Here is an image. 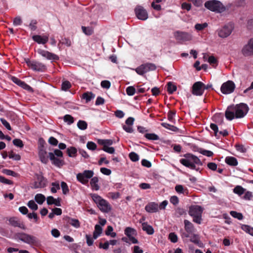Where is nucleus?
<instances>
[{"label": "nucleus", "instance_id": "nucleus-1", "mask_svg": "<svg viewBox=\"0 0 253 253\" xmlns=\"http://www.w3.org/2000/svg\"><path fill=\"white\" fill-rule=\"evenodd\" d=\"M184 157L185 158L181 159L179 161L182 165L192 169L199 170V168L196 169L195 165L202 166V163L197 156L190 153H187L184 155Z\"/></svg>", "mask_w": 253, "mask_h": 253}, {"label": "nucleus", "instance_id": "nucleus-2", "mask_svg": "<svg viewBox=\"0 0 253 253\" xmlns=\"http://www.w3.org/2000/svg\"><path fill=\"white\" fill-rule=\"evenodd\" d=\"M63 152L59 149H56L54 152L48 153V157L53 165L60 168L64 164V161L63 158Z\"/></svg>", "mask_w": 253, "mask_h": 253}, {"label": "nucleus", "instance_id": "nucleus-3", "mask_svg": "<svg viewBox=\"0 0 253 253\" xmlns=\"http://www.w3.org/2000/svg\"><path fill=\"white\" fill-rule=\"evenodd\" d=\"M203 211V209L201 206L193 205L189 208L188 213L193 217V222L200 224L202 220V214Z\"/></svg>", "mask_w": 253, "mask_h": 253}, {"label": "nucleus", "instance_id": "nucleus-4", "mask_svg": "<svg viewBox=\"0 0 253 253\" xmlns=\"http://www.w3.org/2000/svg\"><path fill=\"white\" fill-rule=\"evenodd\" d=\"M205 6L211 11L216 12H222L225 10L223 5L218 0H211L206 1Z\"/></svg>", "mask_w": 253, "mask_h": 253}, {"label": "nucleus", "instance_id": "nucleus-5", "mask_svg": "<svg viewBox=\"0 0 253 253\" xmlns=\"http://www.w3.org/2000/svg\"><path fill=\"white\" fill-rule=\"evenodd\" d=\"M16 236L21 241L29 245H37L39 243L36 237L24 232L17 233Z\"/></svg>", "mask_w": 253, "mask_h": 253}, {"label": "nucleus", "instance_id": "nucleus-6", "mask_svg": "<svg viewBox=\"0 0 253 253\" xmlns=\"http://www.w3.org/2000/svg\"><path fill=\"white\" fill-rule=\"evenodd\" d=\"M26 63L29 68L34 71L43 72L46 70V66L39 61L27 59L26 60Z\"/></svg>", "mask_w": 253, "mask_h": 253}, {"label": "nucleus", "instance_id": "nucleus-7", "mask_svg": "<svg viewBox=\"0 0 253 253\" xmlns=\"http://www.w3.org/2000/svg\"><path fill=\"white\" fill-rule=\"evenodd\" d=\"M235 109V117L236 118H241L244 117L248 112L249 108L248 105L244 103L234 105Z\"/></svg>", "mask_w": 253, "mask_h": 253}, {"label": "nucleus", "instance_id": "nucleus-8", "mask_svg": "<svg viewBox=\"0 0 253 253\" xmlns=\"http://www.w3.org/2000/svg\"><path fill=\"white\" fill-rule=\"evenodd\" d=\"M94 172L91 170H85L82 173L77 175V180L83 184H86L88 182V179L92 177Z\"/></svg>", "mask_w": 253, "mask_h": 253}, {"label": "nucleus", "instance_id": "nucleus-9", "mask_svg": "<svg viewBox=\"0 0 253 253\" xmlns=\"http://www.w3.org/2000/svg\"><path fill=\"white\" fill-rule=\"evenodd\" d=\"M156 69V66L155 64L151 63H147L142 64L138 67L135 69V71L138 74L140 75H143L149 71H154Z\"/></svg>", "mask_w": 253, "mask_h": 253}, {"label": "nucleus", "instance_id": "nucleus-10", "mask_svg": "<svg viewBox=\"0 0 253 253\" xmlns=\"http://www.w3.org/2000/svg\"><path fill=\"white\" fill-rule=\"evenodd\" d=\"M175 39L180 42H187L191 40L192 35L191 34L180 31H177L173 34Z\"/></svg>", "mask_w": 253, "mask_h": 253}, {"label": "nucleus", "instance_id": "nucleus-11", "mask_svg": "<svg viewBox=\"0 0 253 253\" xmlns=\"http://www.w3.org/2000/svg\"><path fill=\"white\" fill-rule=\"evenodd\" d=\"M36 181L33 184L34 189L42 188L46 187L47 179L42 174H36Z\"/></svg>", "mask_w": 253, "mask_h": 253}, {"label": "nucleus", "instance_id": "nucleus-12", "mask_svg": "<svg viewBox=\"0 0 253 253\" xmlns=\"http://www.w3.org/2000/svg\"><path fill=\"white\" fill-rule=\"evenodd\" d=\"M235 88V84L232 81H228L224 83L220 87V90L223 94H230L233 92Z\"/></svg>", "mask_w": 253, "mask_h": 253}, {"label": "nucleus", "instance_id": "nucleus-13", "mask_svg": "<svg viewBox=\"0 0 253 253\" xmlns=\"http://www.w3.org/2000/svg\"><path fill=\"white\" fill-rule=\"evenodd\" d=\"M134 12L136 16L139 20L145 21L148 18L147 11L142 6L137 5L134 9Z\"/></svg>", "mask_w": 253, "mask_h": 253}, {"label": "nucleus", "instance_id": "nucleus-14", "mask_svg": "<svg viewBox=\"0 0 253 253\" xmlns=\"http://www.w3.org/2000/svg\"><path fill=\"white\" fill-rule=\"evenodd\" d=\"M204 84L202 82L195 83L192 87V93L196 96L202 95L204 92Z\"/></svg>", "mask_w": 253, "mask_h": 253}, {"label": "nucleus", "instance_id": "nucleus-15", "mask_svg": "<svg viewBox=\"0 0 253 253\" xmlns=\"http://www.w3.org/2000/svg\"><path fill=\"white\" fill-rule=\"evenodd\" d=\"M37 52L43 57H45L47 60L57 61L58 60L59 58L58 56L54 53L49 52L47 50H45L41 48L38 49Z\"/></svg>", "mask_w": 253, "mask_h": 253}, {"label": "nucleus", "instance_id": "nucleus-16", "mask_svg": "<svg viewBox=\"0 0 253 253\" xmlns=\"http://www.w3.org/2000/svg\"><path fill=\"white\" fill-rule=\"evenodd\" d=\"M233 27L231 25H226L217 31L218 35L221 38L228 37L232 33Z\"/></svg>", "mask_w": 253, "mask_h": 253}, {"label": "nucleus", "instance_id": "nucleus-17", "mask_svg": "<svg viewBox=\"0 0 253 253\" xmlns=\"http://www.w3.org/2000/svg\"><path fill=\"white\" fill-rule=\"evenodd\" d=\"M125 234L133 244L138 243L137 239L133 237V235H136L137 234L136 231L134 229L127 227L125 230Z\"/></svg>", "mask_w": 253, "mask_h": 253}, {"label": "nucleus", "instance_id": "nucleus-18", "mask_svg": "<svg viewBox=\"0 0 253 253\" xmlns=\"http://www.w3.org/2000/svg\"><path fill=\"white\" fill-rule=\"evenodd\" d=\"M8 221L9 224L14 227H17L22 229H26L25 225L23 222L17 217L13 216L10 217L8 219Z\"/></svg>", "mask_w": 253, "mask_h": 253}, {"label": "nucleus", "instance_id": "nucleus-19", "mask_svg": "<svg viewBox=\"0 0 253 253\" xmlns=\"http://www.w3.org/2000/svg\"><path fill=\"white\" fill-rule=\"evenodd\" d=\"M242 52L246 56L253 55V39H251L243 47Z\"/></svg>", "mask_w": 253, "mask_h": 253}, {"label": "nucleus", "instance_id": "nucleus-20", "mask_svg": "<svg viewBox=\"0 0 253 253\" xmlns=\"http://www.w3.org/2000/svg\"><path fill=\"white\" fill-rule=\"evenodd\" d=\"M235 109L234 105L228 106L225 111V118L229 121L232 120L235 117Z\"/></svg>", "mask_w": 253, "mask_h": 253}, {"label": "nucleus", "instance_id": "nucleus-21", "mask_svg": "<svg viewBox=\"0 0 253 253\" xmlns=\"http://www.w3.org/2000/svg\"><path fill=\"white\" fill-rule=\"evenodd\" d=\"M100 210L105 213H108L112 210L110 204L105 199H104L98 207Z\"/></svg>", "mask_w": 253, "mask_h": 253}, {"label": "nucleus", "instance_id": "nucleus-22", "mask_svg": "<svg viewBox=\"0 0 253 253\" xmlns=\"http://www.w3.org/2000/svg\"><path fill=\"white\" fill-rule=\"evenodd\" d=\"M32 39L39 44H45L48 41V37L47 36L34 35Z\"/></svg>", "mask_w": 253, "mask_h": 253}, {"label": "nucleus", "instance_id": "nucleus-23", "mask_svg": "<svg viewBox=\"0 0 253 253\" xmlns=\"http://www.w3.org/2000/svg\"><path fill=\"white\" fill-rule=\"evenodd\" d=\"M145 209L148 212H156L158 211L159 205L155 202H150L145 206Z\"/></svg>", "mask_w": 253, "mask_h": 253}, {"label": "nucleus", "instance_id": "nucleus-24", "mask_svg": "<svg viewBox=\"0 0 253 253\" xmlns=\"http://www.w3.org/2000/svg\"><path fill=\"white\" fill-rule=\"evenodd\" d=\"M47 204L48 205H55L56 206H61V199L58 198L55 199L53 197L50 196L46 198Z\"/></svg>", "mask_w": 253, "mask_h": 253}, {"label": "nucleus", "instance_id": "nucleus-25", "mask_svg": "<svg viewBox=\"0 0 253 253\" xmlns=\"http://www.w3.org/2000/svg\"><path fill=\"white\" fill-rule=\"evenodd\" d=\"M184 228L186 232L192 234L195 231L194 225L188 220H184Z\"/></svg>", "mask_w": 253, "mask_h": 253}, {"label": "nucleus", "instance_id": "nucleus-26", "mask_svg": "<svg viewBox=\"0 0 253 253\" xmlns=\"http://www.w3.org/2000/svg\"><path fill=\"white\" fill-rule=\"evenodd\" d=\"M39 155L41 161L43 164H47L48 160V156H46V151L45 150L40 149L39 152Z\"/></svg>", "mask_w": 253, "mask_h": 253}, {"label": "nucleus", "instance_id": "nucleus-27", "mask_svg": "<svg viewBox=\"0 0 253 253\" xmlns=\"http://www.w3.org/2000/svg\"><path fill=\"white\" fill-rule=\"evenodd\" d=\"M95 96V94L92 92L87 91L83 94L82 98L85 100V103H87L94 99Z\"/></svg>", "mask_w": 253, "mask_h": 253}, {"label": "nucleus", "instance_id": "nucleus-28", "mask_svg": "<svg viewBox=\"0 0 253 253\" xmlns=\"http://www.w3.org/2000/svg\"><path fill=\"white\" fill-rule=\"evenodd\" d=\"M225 162L227 164L231 166H236L238 164L237 159L231 156L227 157L225 158Z\"/></svg>", "mask_w": 253, "mask_h": 253}, {"label": "nucleus", "instance_id": "nucleus-29", "mask_svg": "<svg viewBox=\"0 0 253 253\" xmlns=\"http://www.w3.org/2000/svg\"><path fill=\"white\" fill-rule=\"evenodd\" d=\"M142 230L146 232L148 235H152L154 233V230L152 226L148 225L147 223L142 224Z\"/></svg>", "mask_w": 253, "mask_h": 253}, {"label": "nucleus", "instance_id": "nucleus-30", "mask_svg": "<svg viewBox=\"0 0 253 253\" xmlns=\"http://www.w3.org/2000/svg\"><path fill=\"white\" fill-rule=\"evenodd\" d=\"M91 178H92L91 179L90 184L92 187V189L95 191L98 190L99 189L100 187L98 184V177L95 176V177H93Z\"/></svg>", "mask_w": 253, "mask_h": 253}, {"label": "nucleus", "instance_id": "nucleus-31", "mask_svg": "<svg viewBox=\"0 0 253 253\" xmlns=\"http://www.w3.org/2000/svg\"><path fill=\"white\" fill-rule=\"evenodd\" d=\"M94 228V231L93 233V238L94 239H96L101 234L102 228L100 225L96 224Z\"/></svg>", "mask_w": 253, "mask_h": 253}, {"label": "nucleus", "instance_id": "nucleus-32", "mask_svg": "<svg viewBox=\"0 0 253 253\" xmlns=\"http://www.w3.org/2000/svg\"><path fill=\"white\" fill-rule=\"evenodd\" d=\"M90 196L91 197L93 202L97 205V207L100 204L102 201L104 200L100 196L96 194H90Z\"/></svg>", "mask_w": 253, "mask_h": 253}, {"label": "nucleus", "instance_id": "nucleus-33", "mask_svg": "<svg viewBox=\"0 0 253 253\" xmlns=\"http://www.w3.org/2000/svg\"><path fill=\"white\" fill-rule=\"evenodd\" d=\"M67 222L69 224L76 228H78L80 227V222L77 219L69 217Z\"/></svg>", "mask_w": 253, "mask_h": 253}, {"label": "nucleus", "instance_id": "nucleus-34", "mask_svg": "<svg viewBox=\"0 0 253 253\" xmlns=\"http://www.w3.org/2000/svg\"><path fill=\"white\" fill-rule=\"evenodd\" d=\"M233 191L235 194H236L238 196H241L245 192L246 189L244 188L240 185H237L235 187L233 190Z\"/></svg>", "mask_w": 253, "mask_h": 253}, {"label": "nucleus", "instance_id": "nucleus-35", "mask_svg": "<svg viewBox=\"0 0 253 253\" xmlns=\"http://www.w3.org/2000/svg\"><path fill=\"white\" fill-rule=\"evenodd\" d=\"M167 91L170 94L173 93L177 89V86L174 84L172 82H169L167 84Z\"/></svg>", "mask_w": 253, "mask_h": 253}, {"label": "nucleus", "instance_id": "nucleus-36", "mask_svg": "<svg viewBox=\"0 0 253 253\" xmlns=\"http://www.w3.org/2000/svg\"><path fill=\"white\" fill-rule=\"evenodd\" d=\"M67 153L70 157H75L76 156L77 150L74 147H70L67 149Z\"/></svg>", "mask_w": 253, "mask_h": 253}, {"label": "nucleus", "instance_id": "nucleus-37", "mask_svg": "<svg viewBox=\"0 0 253 253\" xmlns=\"http://www.w3.org/2000/svg\"><path fill=\"white\" fill-rule=\"evenodd\" d=\"M35 200L39 204H42L45 200V196L42 194H37L35 196Z\"/></svg>", "mask_w": 253, "mask_h": 253}, {"label": "nucleus", "instance_id": "nucleus-38", "mask_svg": "<svg viewBox=\"0 0 253 253\" xmlns=\"http://www.w3.org/2000/svg\"><path fill=\"white\" fill-rule=\"evenodd\" d=\"M241 229L246 233L253 236V227L248 225L242 224Z\"/></svg>", "mask_w": 253, "mask_h": 253}, {"label": "nucleus", "instance_id": "nucleus-39", "mask_svg": "<svg viewBox=\"0 0 253 253\" xmlns=\"http://www.w3.org/2000/svg\"><path fill=\"white\" fill-rule=\"evenodd\" d=\"M82 29L83 33L86 35L90 36L93 33V29L92 27L82 26Z\"/></svg>", "mask_w": 253, "mask_h": 253}, {"label": "nucleus", "instance_id": "nucleus-40", "mask_svg": "<svg viewBox=\"0 0 253 253\" xmlns=\"http://www.w3.org/2000/svg\"><path fill=\"white\" fill-rule=\"evenodd\" d=\"M161 125L165 128L169 129L172 131L176 132L178 130V128L177 127L166 123H163L161 124Z\"/></svg>", "mask_w": 253, "mask_h": 253}, {"label": "nucleus", "instance_id": "nucleus-41", "mask_svg": "<svg viewBox=\"0 0 253 253\" xmlns=\"http://www.w3.org/2000/svg\"><path fill=\"white\" fill-rule=\"evenodd\" d=\"M176 111L175 110H170L168 113V119L172 123H174V117L175 116Z\"/></svg>", "mask_w": 253, "mask_h": 253}, {"label": "nucleus", "instance_id": "nucleus-42", "mask_svg": "<svg viewBox=\"0 0 253 253\" xmlns=\"http://www.w3.org/2000/svg\"><path fill=\"white\" fill-rule=\"evenodd\" d=\"M144 136L146 138L150 140H157L159 139V137L155 133H145Z\"/></svg>", "mask_w": 253, "mask_h": 253}, {"label": "nucleus", "instance_id": "nucleus-43", "mask_svg": "<svg viewBox=\"0 0 253 253\" xmlns=\"http://www.w3.org/2000/svg\"><path fill=\"white\" fill-rule=\"evenodd\" d=\"M71 87V84L68 81H65L62 82L61 84V89L63 91H67Z\"/></svg>", "mask_w": 253, "mask_h": 253}, {"label": "nucleus", "instance_id": "nucleus-44", "mask_svg": "<svg viewBox=\"0 0 253 253\" xmlns=\"http://www.w3.org/2000/svg\"><path fill=\"white\" fill-rule=\"evenodd\" d=\"M230 215L235 218H237L239 220H242L243 218V215L242 213L238 212L236 211H232L230 212Z\"/></svg>", "mask_w": 253, "mask_h": 253}, {"label": "nucleus", "instance_id": "nucleus-45", "mask_svg": "<svg viewBox=\"0 0 253 253\" xmlns=\"http://www.w3.org/2000/svg\"><path fill=\"white\" fill-rule=\"evenodd\" d=\"M129 158L132 162H137L139 159V157L137 154L134 152H131L129 154Z\"/></svg>", "mask_w": 253, "mask_h": 253}, {"label": "nucleus", "instance_id": "nucleus-46", "mask_svg": "<svg viewBox=\"0 0 253 253\" xmlns=\"http://www.w3.org/2000/svg\"><path fill=\"white\" fill-rule=\"evenodd\" d=\"M61 187L62 190L63 194L64 195H66L69 192V189L68 188V186L66 182L64 181H62L61 183Z\"/></svg>", "mask_w": 253, "mask_h": 253}, {"label": "nucleus", "instance_id": "nucleus-47", "mask_svg": "<svg viewBox=\"0 0 253 253\" xmlns=\"http://www.w3.org/2000/svg\"><path fill=\"white\" fill-rule=\"evenodd\" d=\"M77 126L81 130H84L87 128V124L84 121L80 120L77 123Z\"/></svg>", "mask_w": 253, "mask_h": 253}, {"label": "nucleus", "instance_id": "nucleus-48", "mask_svg": "<svg viewBox=\"0 0 253 253\" xmlns=\"http://www.w3.org/2000/svg\"><path fill=\"white\" fill-rule=\"evenodd\" d=\"M190 241L194 243L195 244L198 245L200 243V239L198 235L194 234V233L191 234V238Z\"/></svg>", "mask_w": 253, "mask_h": 253}, {"label": "nucleus", "instance_id": "nucleus-49", "mask_svg": "<svg viewBox=\"0 0 253 253\" xmlns=\"http://www.w3.org/2000/svg\"><path fill=\"white\" fill-rule=\"evenodd\" d=\"M210 127L212 130H213L214 133V136L215 137H216L217 138H219V136L218 134L219 131H218V127L215 124L211 123L210 125Z\"/></svg>", "mask_w": 253, "mask_h": 253}, {"label": "nucleus", "instance_id": "nucleus-50", "mask_svg": "<svg viewBox=\"0 0 253 253\" xmlns=\"http://www.w3.org/2000/svg\"><path fill=\"white\" fill-rule=\"evenodd\" d=\"M126 92L128 95L132 96L136 92V89L134 86H129L126 88Z\"/></svg>", "mask_w": 253, "mask_h": 253}, {"label": "nucleus", "instance_id": "nucleus-51", "mask_svg": "<svg viewBox=\"0 0 253 253\" xmlns=\"http://www.w3.org/2000/svg\"><path fill=\"white\" fill-rule=\"evenodd\" d=\"M28 207L33 211H36L38 209V205L35 203L33 200H30L27 204Z\"/></svg>", "mask_w": 253, "mask_h": 253}, {"label": "nucleus", "instance_id": "nucleus-52", "mask_svg": "<svg viewBox=\"0 0 253 253\" xmlns=\"http://www.w3.org/2000/svg\"><path fill=\"white\" fill-rule=\"evenodd\" d=\"M64 121L68 123V125H71L74 123V118L70 115H66L64 116Z\"/></svg>", "mask_w": 253, "mask_h": 253}, {"label": "nucleus", "instance_id": "nucleus-53", "mask_svg": "<svg viewBox=\"0 0 253 253\" xmlns=\"http://www.w3.org/2000/svg\"><path fill=\"white\" fill-rule=\"evenodd\" d=\"M13 144L16 147H19V148H23L24 146V144L23 143V141L18 138L14 139L13 140Z\"/></svg>", "mask_w": 253, "mask_h": 253}, {"label": "nucleus", "instance_id": "nucleus-54", "mask_svg": "<svg viewBox=\"0 0 253 253\" xmlns=\"http://www.w3.org/2000/svg\"><path fill=\"white\" fill-rule=\"evenodd\" d=\"M51 185L53 186L51 188V192L52 193H55L57 192V189H60V185L58 182H55L51 183Z\"/></svg>", "mask_w": 253, "mask_h": 253}, {"label": "nucleus", "instance_id": "nucleus-55", "mask_svg": "<svg viewBox=\"0 0 253 253\" xmlns=\"http://www.w3.org/2000/svg\"><path fill=\"white\" fill-rule=\"evenodd\" d=\"M9 158L16 161H19L21 159V156L19 154H16L12 151L9 154Z\"/></svg>", "mask_w": 253, "mask_h": 253}, {"label": "nucleus", "instance_id": "nucleus-56", "mask_svg": "<svg viewBox=\"0 0 253 253\" xmlns=\"http://www.w3.org/2000/svg\"><path fill=\"white\" fill-rule=\"evenodd\" d=\"M208 26V24L207 23H204L203 24H196L195 25V28L197 31H202L206 28Z\"/></svg>", "mask_w": 253, "mask_h": 253}, {"label": "nucleus", "instance_id": "nucleus-57", "mask_svg": "<svg viewBox=\"0 0 253 253\" xmlns=\"http://www.w3.org/2000/svg\"><path fill=\"white\" fill-rule=\"evenodd\" d=\"M37 23L38 22L35 19H33L31 21V22L29 26L31 31H34L37 29V27L36 26V25L37 24Z\"/></svg>", "mask_w": 253, "mask_h": 253}, {"label": "nucleus", "instance_id": "nucleus-58", "mask_svg": "<svg viewBox=\"0 0 253 253\" xmlns=\"http://www.w3.org/2000/svg\"><path fill=\"white\" fill-rule=\"evenodd\" d=\"M169 238L172 243H175L177 242V236L174 233H170L169 235Z\"/></svg>", "mask_w": 253, "mask_h": 253}, {"label": "nucleus", "instance_id": "nucleus-59", "mask_svg": "<svg viewBox=\"0 0 253 253\" xmlns=\"http://www.w3.org/2000/svg\"><path fill=\"white\" fill-rule=\"evenodd\" d=\"M102 150L107 153L111 154H114L115 153V149L114 147H112L104 146V147H103V148H102Z\"/></svg>", "mask_w": 253, "mask_h": 253}, {"label": "nucleus", "instance_id": "nucleus-60", "mask_svg": "<svg viewBox=\"0 0 253 253\" xmlns=\"http://www.w3.org/2000/svg\"><path fill=\"white\" fill-rule=\"evenodd\" d=\"M2 172L7 175H11L14 177H16L17 175V173L14 171L7 169H3L2 170Z\"/></svg>", "mask_w": 253, "mask_h": 253}, {"label": "nucleus", "instance_id": "nucleus-61", "mask_svg": "<svg viewBox=\"0 0 253 253\" xmlns=\"http://www.w3.org/2000/svg\"><path fill=\"white\" fill-rule=\"evenodd\" d=\"M236 150L241 153H245L247 151L246 148L242 144H237L235 145Z\"/></svg>", "mask_w": 253, "mask_h": 253}, {"label": "nucleus", "instance_id": "nucleus-62", "mask_svg": "<svg viewBox=\"0 0 253 253\" xmlns=\"http://www.w3.org/2000/svg\"><path fill=\"white\" fill-rule=\"evenodd\" d=\"M86 147L89 150H95L97 148V145L92 141H88L87 143Z\"/></svg>", "mask_w": 253, "mask_h": 253}, {"label": "nucleus", "instance_id": "nucleus-63", "mask_svg": "<svg viewBox=\"0 0 253 253\" xmlns=\"http://www.w3.org/2000/svg\"><path fill=\"white\" fill-rule=\"evenodd\" d=\"M0 121L1 124L9 130H11V126L9 123L4 118H0Z\"/></svg>", "mask_w": 253, "mask_h": 253}, {"label": "nucleus", "instance_id": "nucleus-64", "mask_svg": "<svg viewBox=\"0 0 253 253\" xmlns=\"http://www.w3.org/2000/svg\"><path fill=\"white\" fill-rule=\"evenodd\" d=\"M208 62L213 66L217 65V60L213 56H210L209 57Z\"/></svg>", "mask_w": 253, "mask_h": 253}]
</instances>
